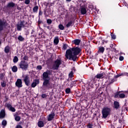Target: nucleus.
Returning a JSON list of instances; mask_svg holds the SVG:
<instances>
[{"label": "nucleus", "instance_id": "37998d69", "mask_svg": "<svg viewBox=\"0 0 128 128\" xmlns=\"http://www.w3.org/2000/svg\"><path fill=\"white\" fill-rule=\"evenodd\" d=\"M69 78H72L74 76V72L71 71L68 74Z\"/></svg>", "mask_w": 128, "mask_h": 128}, {"label": "nucleus", "instance_id": "a878e982", "mask_svg": "<svg viewBox=\"0 0 128 128\" xmlns=\"http://www.w3.org/2000/svg\"><path fill=\"white\" fill-rule=\"evenodd\" d=\"M58 42H60V40H58V38L57 37L54 40V43L55 46H58Z\"/></svg>", "mask_w": 128, "mask_h": 128}, {"label": "nucleus", "instance_id": "7ed1b4c3", "mask_svg": "<svg viewBox=\"0 0 128 128\" xmlns=\"http://www.w3.org/2000/svg\"><path fill=\"white\" fill-rule=\"evenodd\" d=\"M26 24H28V23L27 22H26L25 20H20V22H18L16 24L17 30L20 32L22 28H28V26H26Z\"/></svg>", "mask_w": 128, "mask_h": 128}, {"label": "nucleus", "instance_id": "a19ab883", "mask_svg": "<svg viewBox=\"0 0 128 128\" xmlns=\"http://www.w3.org/2000/svg\"><path fill=\"white\" fill-rule=\"evenodd\" d=\"M44 6H46L45 8H48V6H49L50 2H45L44 3Z\"/></svg>", "mask_w": 128, "mask_h": 128}, {"label": "nucleus", "instance_id": "864d4df0", "mask_svg": "<svg viewBox=\"0 0 128 128\" xmlns=\"http://www.w3.org/2000/svg\"><path fill=\"white\" fill-rule=\"evenodd\" d=\"M124 60V58L122 56H120V57L119 58V60L120 62H122V60Z\"/></svg>", "mask_w": 128, "mask_h": 128}, {"label": "nucleus", "instance_id": "338daca9", "mask_svg": "<svg viewBox=\"0 0 128 128\" xmlns=\"http://www.w3.org/2000/svg\"><path fill=\"white\" fill-rule=\"evenodd\" d=\"M46 28H48V30H50V26H47Z\"/></svg>", "mask_w": 128, "mask_h": 128}, {"label": "nucleus", "instance_id": "a18cd8bd", "mask_svg": "<svg viewBox=\"0 0 128 128\" xmlns=\"http://www.w3.org/2000/svg\"><path fill=\"white\" fill-rule=\"evenodd\" d=\"M42 14H44V12H42V10H39V14H38V18H40V16H42Z\"/></svg>", "mask_w": 128, "mask_h": 128}, {"label": "nucleus", "instance_id": "72a5a7b5", "mask_svg": "<svg viewBox=\"0 0 128 128\" xmlns=\"http://www.w3.org/2000/svg\"><path fill=\"white\" fill-rule=\"evenodd\" d=\"M126 98V94H120L119 98Z\"/></svg>", "mask_w": 128, "mask_h": 128}, {"label": "nucleus", "instance_id": "052dcab7", "mask_svg": "<svg viewBox=\"0 0 128 128\" xmlns=\"http://www.w3.org/2000/svg\"><path fill=\"white\" fill-rule=\"evenodd\" d=\"M98 40H99V42H102V37H100L98 38Z\"/></svg>", "mask_w": 128, "mask_h": 128}, {"label": "nucleus", "instance_id": "aec40b11", "mask_svg": "<svg viewBox=\"0 0 128 128\" xmlns=\"http://www.w3.org/2000/svg\"><path fill=\"white\" fill-rule=\"evenodd\" d=\"M114 108L116 110H118L120 108V102L118 101H114Z\"/></svg>", "mask_w": 128, "mask_h": 128}, {"label": "nucleus", "instance_id": "f3484780", "mask_svg": "<svg viewBox=\"0 0 128 128\" xmlns=\"http://www.w3.org/2000/svg\"><path fill=\"white\" fill-rule=\"evenodd\" d=\"M40 84V80L38 79H36L34 80V82H32L31 86L32 88H36V84Z\"/></svg>", "mask_w": 128, "mask_h": 128}, {"label": "nucleus", "instance_id": "dca6fc26", "mask_svg": "<svg viewBox=\"0 0 128 128\" xmlns=\"http://www.w3.org/2000/svg\"><path fill=\"white\" fill-rule=\"evenodd\" d=\"M44 124H46V122L39 120L38 122V128H44Z\"/></svg>", "mask_w": 128, "mask_h": 128}, {"label": "nucleus", "instance_id": "680f3d73", "mask_svg": "<svg viewBox=\"0 0 128 128\" xmlns=\"http://www.w3.org/2000/svg\"><path fill=\"white\" fill-rule=\"evenodd\" d=\"M16 128H22V126L20 125H17Z\"/></svg>", "mask_w": 128, "mask_h": 128}, {"label": "nucleus", "instance_id": "bf43d9fd", "mask_svg": "<svg viewBox=\"0 0 128 128\" xmlns=\"http://www.w3.org/2000/svg\"><path fill=\"white\" fill-rule=\"evenodd\" d=\"M54 3L50 2L49 4V8H50V6H52Z\"/></svg>", "mask_w": 128, "mask_h": 128}, {"label": "nucleus", "instance_id": "412c9836", "mask_svg": "<svg viewBox=\"0 0 128 128\" xmlns=\"http://www.w3.org/2000/svg\"><path fill=\"white\" fill-rule=\"evenodd\" d=\"M104 46H100L98 51V54H104Z\"/></svg>", "mask_w": 128, "mask_h": 128}, {"label": "nucleus", "instance_id": "79ce46f5", "mask_svg": "<svg viewBox=\"0 0 128 128\" xmlns=\"http://www.w3.org/2000/svg\"><path fill=\"white\" fill-rule=\"evenodd\" d=\"M1 86L2 88H4L6 86V82H4V81L1 82Z\"/></svg>", "mask_w": 128, "mask_h": 128}, {"label": "nucleus", "instance_id": "f704fd0d", "mask_svg": "<svg viewBox=\"0 0 128 128\" xmlns=\"http://www.w3.org/2000/svg\"><path fill=\"white\" fill-rule=\"evenodd\" d=\"M66 94H70V88H67L65 90Z\"/></svg>", "mask_w": 128, "mask_h": 128}, {"label": "nucleus", "instance_id": "cd10ccee", "mask_svg": "<svg viewBox=\"0 0 128 128\" xmlns=\"http://www.w3.org/2000/svg\"><path fill=\"white\" fill-rule=\"evenodd\" d=\"M10 46H6V47H5L4 48V52H6V54H8V52H10Z\"/></svg>", "mask_w": 128, "mask_h": 128}, {"label": "nucleus", "instance_id": "774afa93", "mask_svg": "<svg viewBox=\"0 0 128 128\" xmlns=\"http://www.w3.org/2000/svg\"><path fill=\"white\" fill-rule=\"evenodd\" d=\"M108 74H110V75L111 74V76H114V74H112V72H108Z\"/></svg>", "mask_w": 128, "mask_h": 128}, {"label": "nucleus", "instance_id": "6e6d98bb", "mask_svg": "<svg viewBox=\"0 0 128 128\" xmlns=\"http://www.w3.org/2000/svg\"><path fill=\"white\" fill-rule=\"evenodd\" d=\"M122 73H120V74L116 75V76H115V78H120V76H122Z\"/></svg>", "mask_w": 128, "mask_h": 128}, {"label": "nucleus", "instance_id": "69168bd1", "mask_svg": "<svg viewBox=\"0 0 128 128\" xmlns=\"http://www.w3.org/2000/svg\"><path fill=\"white\" fill-rule=\"evenodd\" d=\"M14 116L15 120H16V114H14Z\"/></svg>", "mask_w": 128, "mask_h": 128}, {"label": "nucleus", "instance_id": "e433bc0d", "mask_svg": "<svg viewBox=\"0 0 128 128\" xmlns=\"http://www.w3.org/2000/svg\"><path fill=\"white\" fill-rule=\"evenodd\" d=\"M52 20L51 19H48L46 20V23L48 24V26L52 24Z\"/></svg>", "mask_w": 128, "mask_h": 128}, {"label": "nucleus", "instance_id": "6e6552de", "mask_svg": "<svg viewBox=\"0 0 128 128\" xmlns=\"http://www.w3.org/2000/svg\"><path fill=\"white\" fill-rule=\"evenodd\" d=\"M19 66L20 68H22V70H28V64L24 60H22Z\"/></svg>", "mask_w": 128, "mask_h": 128}, {"label": "nucleus", "instance_id": "c03bdc74", "mask_svg": "<svg viewBox=\"0 0 128 128\" xmlns=\"http://www.w3.org/2000/svg\"><path fill=\"white\" fill-rule=\"evenodd\" d=\"M41 97L42 98H46L48 95H46V94H42Z\"/></svg>", "mask_w": 128, "mask_h": 128}, {"label": "nucleus", "instance_id": "393cba45", "mask_svg": "<svg viewBox=\"0 0 128 128\" xmlns=\"http://www.w3.org/2000/svg\"><path fill=\"white\" fill-rule=\"evenodd\" d=\"M38 10V6H36L33 8V12L36 14Z\"/></svg>", "mask_w": 128, "mask_h": 128}, {"label": "nucleus", "instance_id": "58836bf2", "mask_svg": "<svg viewBox=\"0 0 128 128\" xmlns=\"http://www.w3.org/2000/svg\"><path fill=\"white\" fill-rule=\"evenodd\" d=\"M12 71L14 72H16V66H13V68H12Z\"/></svg>", "mask_w": 128, "mask_h": 128}, {"label": "nucleus", "instance_id": "2eb2a0df", "mask_svg": "<svg viewBox=\"0 0 128 128\" xmlns=\"http://www.w3.org/2000/svg\"><path fill=\"white\" fill-rule=\"evenodd\" d=\"M16 86L20 88H22V81L21 79H18L16 80Z\"/></svg>", "mask_w": 128, "mask_h": 128}, {"label": "nucleus", "instance_id": "20e7f679", "mask_svg": "<svg viewBox=\"0 0 128 128\" xmlns=\"http://www.w3.org/2000/svg\"><path fill=\"white\" fill-rule=\"evenodd\" d=\"M112 110L110 108L108 107H104L102 110V118H106L110 114V112Z\"/></svg>", "mask_w": 128, "mask_h": 128}, {"label": "nucleus", "instance_id": "423d86ee", "mask_svg": "<svg viewBox=\"0 0 128 128\" xmlns=\"http://www.w3.org/2000/svg\"><path fill=\"white\" fill-rule=\"evenodd\" d=\"M60 64H62V60L60 59L56 60L54 61V64L52 66V70H58Z\"/></svg>", "mask_w": 128, "mask_h": 128}, {"label": "nucleus", "instance_id": "0e129e2a", "mask_svg": "<svg viewBox=\"0 0 128 128\" xmlns=\"http://www.w3.org/2000/svg\"><path fill=\"white\" fill-rule=\"evenodd\" d=\"M72 72H76V68H75L74 67H73V68H72Z\"/></svg>", "mask_w": 128, "mask_h": 128}, {"label": "nucleus", "instance_id": "a211bd4d", "mask_svg": "<svg viewBox=\"0 0 128 128\" xmlns=\"http://www.w3.org/2000/svg\"><path fill=\"white\" fill-rule=\"evenodd\" d=\"M108 78L109 80V84H112L113 82H114V74L113 76H108Z\"/></svg>", "mask_w": 128, "mask_h": 128}, {"label": "nucleus", "instance_id": "f03ea898", "mask_svg": "<svg viewBox=\"0 0 128 128\" xmlns=\"http://www.w3.org/2000/svg\"><path fill=\"white\" fill-rule=\"evenodd\" d=\"M52 72L50 70H47L46 72H44L42 74V80H44L42 86L44 88H50L52 85L50 82V78L49 76H52Z\"/></svg>", "mask_w": 128, "mask_h": 128}, {"label": "nucleus", "instance_id": "f8f14e48", "mask_svg": "<svg viewBox=\"0 0 128 128\" xmlns=\"http://www.w3.org/2000/svg\"><path fill=\"white\" fill-rule=\"evenodd\" d=\"M104 72L98 74L94 78H92L94 82V80H96V78H104Z\"/></svg>", "mask_w": 128, "mask_h": 128}, {"label": "nucleus", "instance_id": "9d476101", "mask_svg": "<svg viewBox=\"0 0 128 128\" xmlns=\"http://www.w3.org/2000/svg\"><path fill=\"white\" fill-rule=\"evenodd\" d=\"M24 82L27 86H30V80L28 75H26L24 78Z\"/></svg>", "mask_w": 128, "mask_h": 128}, {"label": "nucleus", "instance_id": "e2e57ef3", "mask_svg": "<svg viewBox=\"0 0 128 128\" xmlns=\"http://www.w3.org/2000/svg\"><path fill=\"white\" fill-rule=\"evenodd\" d=\"M43 26L44 28H46L48 26V25L46 24H44Z\"/></svg>", "mask_w": 128, "mask_h": 128}, {"label": "nucleus", "instance_id": "6ab92c4d", "mask_svg": "<svg viewBox=\"0 0 128 128\" xmlns=\"http://www.w3.org/2000/svg\"><path fill=\"white\" fill-rule=\"evenodd\" d=\"M6 118V112L4 110L2 109L0 112V118Z\"/></svg>", "mask_w": 128, "mask_h": 128}, {"label": "nucleus", "instance_id": "de8ad7c7", "mask_svg": "<svg viewBox=\"0 0 128 128\" xmlns=\"http://www.w3.org/2000/svg\"><path fill=\"white\" fill-rule=\"evenodd\" d=\"M42 69V67L40 65L36 67V70H40Z\"/></svg>", "mask_w": 128, "mask_h": 128}, {"label": "nucleus", "instance_id": "7c9ffc66", "mask_svg": "<svg viewBox=\"0 0 128 128\" xmlns=\"http://www.w3.org/2000/svg\"><path fill=\"white\" fill-rule=\"evenodd\" d=\"M18 39L20 42H24V38L20 35L18 36Z\"/></svg>", "mask_w": 128, "mask_h": 128}, {"label": "nucleus", "instance_id": "39448f33", "mask_svg": "<svg viewBox=\"0 0 128 128\" xmlns=\"http://www.w3.org/2000/svg\"><path fill=\"white\" fill-rule=\"evenodd\" d=\"M44 18H48V16H54V10L52 11L50 8H44Z\"/></svg>", "mask_w": 128, "mask_h": 128}, {"label": "nucleus", "instance_id": "8fccbe9b", "mask_svg": "<svg viewBox=\"0 0 128 128\" xmlns=\"http://www.w3.org/2000/svg\"><path fill=\"white\" fill-rule=\"evenodd\" d=\"M4 74H0V80H2L4 79Z\"/></svg>", "mask_w": 128, "mask_h": 128}, {"label": "nucleus", "instance_id": "4468645a", "mask_svg": "<svg viewBox=\"0 0 128 128\" xmlns=\"http://www.w3.org/2000/svg\"><path fill=\"white\" fill-rule=\"evenodd\" d=\"M80 42H82V40L80 39H75L72 42V44H75V46H80Z\"/></svg>", "mask_w": 128, "mask_h": 128}, {"label": "nucleus", "instance_id": "b1692460", "mask_svg": "<svg viewBox=\"0 0 128 128\" xmlns=\"http://www.w3.org/2000/svg\"><path fill=\"white\" fill-rule=\"evenodd\" d=\"M73 24H74V21L71 20L68 22V24L66 25V28H70V26H72Z\"/></svg>", "mask_w": 128, "mask_h": 128}, {"label": "nucleus", "instance_id": "4c0bfd02", "mask_svg": "<svg viewBox=\"0 0 128 128\" xmlns=\"http://www.w3.org/2000/svg\"><path fill=\"white\" fill-rule=\"evenodd\" d=\"M68 45L67 44H64L62 48L64 50H66L68 48Z\"/></svg>", "mask_w": 128, "mask_h": 128}, {"label": "nucleus", "instance_id": "2f4dec72", "mask_svg": "<svg viewBox=\"0 0 128 128\" xmlns=\"http://www.w3.org/2000/svg\"><path fill=\"white\" fill-rule=\"evenodd\" d=\"M7 6L8 8H13V6H14V2H10L8 4Z\"/></svg>", "mask_w": 128, "mask_h": 128}, {"label": "nucleus", "instance_id": "49530a36", "mask_svg": "<svg viewBox=\"0 0 128 128\" xmlns=\"http://www.w3.org/2000/svg\"><path fill=\"white\" fill-rule=\"evenodd\" d=\"M23 60L24 62V60H28V56H24V57L23 58Z\"/></svg>", "mask_w": 128, "mask_h": 128}, {"label": "nucleus", "instance_id": "bb28decb", "mask_svg": "<svg viewBox=\"0 0 128 128\" xmlns=\"http://www.w3.org/2000/svg\"><path fill=\"white\" fill-rule=\"evenodd\" d=\"M77 82H78V80L72 81L70 84V88H72L73 86H76V84Z\"/></svg>", "mask_w": 128, "mask_h": 128}, {"label": "nucleus", "instance_id": "ea45409f", "mask_svg": "<svg viewBox=\"0 0 128 128\" xmlns=\"http://www.w3.org/2000/svg\"><path fill=\"white\" fill-rule=\"evenodd\" d=\"M110 36H111L112 38V40H116V35H114V34L110 33Z\"/></svg>", "mask_w": 128, "mask_h": 128}, {"label": "nucleus", "instance_id": "13d9d810", "mask_svg": "<svg viewBox=\"0 0 128 128\" xmlns=\"http://www.w3.org/2000/svg\"><path fill=\"white\" fill-rule=\"evenodd\" d=\"M124 106V110H128V107H126V103H125Z\"/></svg>", "mask_w": 128, "mask_h": 128}, {"label": "nucleus", "instance_id": "1a4fd4ad", "mask_svg": "<svg viewBox=\"0 0 128 128\" xmlns=\"http://www.w3.org/2000/svg\"><path fill=\"white\" fill-rule=\"evenodd\" d=\"M6 26V22L0 20V32H2Z\"/></svg>", "mask_w": 128, "mask_h": 128}, {"label": "nucleus", "instance_id": "ddd939ff", "mask_svg": "<svg viewBox=\"0 0 128 128\" xmlns=\"http://www.w3.org/2000/svg\"><path fill=\"white\" fill-rule=\"evenodd\" d=\"M6 106L10 112H16V108H13L12 104L7 103L6 104Z\"/></svg>", "mask_w": 128, "mask_h": 128}, {"label": "nucleus", "instance_id": "473e14b6", "mask_svg": "<svg viewBox=\"0 0 128 128\" xmlns=\"http://www.w3.org/2000/svg\"><path fill=\"white\" fill-rule=\"evenodd\" d=\"M58 28H60V30H64V26L62 24H60L58 25Z\"/></svg>", "mask_w": 128, "mask_h": 128}, {"label": "nucleus", "instance_id": "c9c22d12", "mask_svg": "<svg viewBox=\"0 0 128 128\" xmlns=\"http://www.w3.org/2000/svg\"><path fill=\"white\" fill-rule=\"evenodd\" d=\"M121 76H128V72H123L121 73Z\"/></svg>", "mask_w": 128, "mask_h": 128}, {"label": "nucleus", "instance_id": "9b49d317", "mask_svg": "<svg viewBox=\"0 0 128 128\" xmlns=\"http://www.w3.org/2000/svg\"><path fill=\"white\" fill-rule=\"evenodd\" d=\"M54 116H56V114L54 113V112L52 110L50 112V114L48 116L47 118L48 122H52V120L54 118Z\"/></svg>", "mask_w": 128, "mask_h": 128}, {"label": "nucleus", "instance_id": "c756f323", "mask_svg": "<svg viewBox=\"0 0 128 128\" xmlns=\"http://www.w3.org/2000/svg\"><path fill=\"white\" fill-rule=\"evenodd\" d=\"M44 24V22H42V20H40V17H39L38 22V24L40 26V24Z\"/></svg>", "mask_w": 128, "mask_h": 128}, {"label": "nucleus", "instance_id": "603ef678", "mask_svg": "<svg viewBox=\"0 0 128 128\" xmlns=\"http://www.w3.org/2000/svg\"><path fill=\"white\" fill-rule=\"evenodd\" d=\"M108 40L106 41V40H102V44H104V42H105L106 44H108Z\"/></svg>", "mask_w": 128, "mask_h": 128}, {"label": "nucleus", "instance_id": "0eeeda50", "mask_svg": "<svg viewBox=\"0 0 128 128\" xmlns=\"http://www.w3.org/2000/svg\"><path fill=\"white\" fill-rule=\"evenodd\" d=\"M93 8L92 6H88V9L86 10V7H82L80 9V14H81L84 15L86 14V12H88L89 14L90 13V11L92 10Z\"/></svg>", "mask_w": 128, "mask_h": 128}, {"label": "nucleus", "instance_id": "c85d7f7f", "mask_svg": "<svg viewBox=\"0 0 128 128\" xmlns=\"http://www.w3.org/2000/svg\"><path fill=\"white\" fill-rule=\"evenodd\" d=\"M120 92H118L116 93H115L114 96V98H120Z\"/></svg>", "mask_w": 128, "mask_h": 128}, {"label": "nucleus", "instance_id": "09e8293b", "mask_svg": "<svg viewBox=\"0 0 128 128\" xmlns=\"http://www.w3.org/2000/svg\"><path fill=\"white\" fill-rule=\"evenodd\" d=\"M30 0H25V1H24L25 4H30Z\"/></svg>", "mask_w": 128, "mask_h": 128}, {"label": "nucleus", "instance_id": "f257e3e1", "mask_svg": "<svg viewBox=\"0 0 128 128\" xmlns=\"http://www.w3.org/2000/svg\"><path fill=\"white\" fill-rule=\"evenodd\" d=\"M80 52H82V48L74 46L66 50L65 56L69 60L76 62L78 60V56L80 54Z\"/></svg>", "mask_w": 128, "mask_h": 128}, {"label": "nucleus", "instance_id": "5fc2aeb1", "mask_svg": "<svg viewBox=\"0 0 128 128\" xmlns=\"http://www.w3.org/2000/svg\"><path fill=\"white\" fill-rule=\"evenodd\" d=\"M20 116H16V122H20Z\"/></svg>", "mask_w": 128, "mask_h": 128}, {"label": "nucleus", "instance_id": "4be33fe9", "mask_svg": "<svg viewBox=\"0 0 128 128\" xmlns=\"http://www.w3.org/2000/svg\"><path fill=\"white\" fill-rule=\"evenodd\" d=\"M84 48L86 52H88L90 50V44H84Z\"/></svg>", "mask_w": 128, "mask_h": 128}, {"label": "nucleus", "instance_id": "4d7b16f0", "mask_svg": "<svg viewBox=\"0 0 128 128\" xmlns=\"http://www.w3.org/2000/svg\"><path fill=\"white\" fill-rule=\"evenodd\" d=\"M14 62H16V56H15L14 60H13Z\"/></svg>", "mask_w": 128, "mask_h": 128}, {"label": "nucleus", "instance_id": "5701e85b", "mask_svg": "<svg viewBox=\"0 0 128 128\" xmlns=\"http://www.w3.org/2000/svg\"><path fill=\"white\" fill-rule=\"evenodd\" d=\"M6 124H8V122H6V120H4L2 122V126L3 128H6Z\"/></svg>", "mask_w": 128, "mask_h": 128}, {"label": "nucleus", "instance_id": "3c124183", "mask_svg": "<svg viewBox=\"0 0 128 128\" xmlns=\"http://www.w3.org/2000/svg\"><path fill=\"white\" fill-rule=\"evenodd\" d=\"M92 126H93V125L92 124L88 123L87 126V127H88V128H92Z\"/></svg>", "mask_w": 128, "mask_h": 128}]
</instances>
